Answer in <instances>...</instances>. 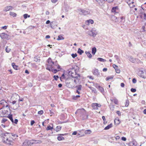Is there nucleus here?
<instances>
[{"instance_id":"1","label":"nucleus","mask_w":146,"mask_h":146,"mask_svg":"<svg viewBox=\"0 0 146 146\" xmlns=\"http://www.w3.org/2000/svg\"><path fill=\"white\" fill-rule=\"evenodd\" d=\"M48 64H47V67L46 69L50 71H52L54 73H56L58 71H59V69L60 68V66L58 64H54V62L52 61V59L50 58H49L47 60Z\"/></svg>"},{"instance_id":"2","label":"nucleus","mask_w":146,"mask_h":146,"mask_svg":"<svg viewBox=\"0 0 146 146\" xmlns=\"http://www.w3.org/2000/svg\"><path fill=\"white\" fill-rule=\"evenodd\" d=\"M68 74L72 77V80L76 84H79V81L80 80V75L76 73V72L74 70H70L68 72Z\"/></svg>"},{"instance_id":"3","label":"nucleus","mask_w":146,"mask_h":146,"mask_svg":"<svg viewBox=\"0 0 146 146\" xmlns=\"http://www.w3.org/2000/svg\"><path fill=\"white\" fill-rule=\"evenodd\" d=\"M11 134H12L11 133L6 132L1 133V135L4 142L7 144H9L10 141H7V140H8V138L10 136V135H11Z\"/></svg>"},{"instance_id":"4","label":"nucleus","mask_w":146,"mask_h":146,"mask_svg":"<svg viewBox=\"0 0 146 146\" xmlns=\"http://www.w3.org/2000/svg\"><path fill=\"white\" fill-rule=\"evenodd\" d=\"M78 12L80 15H86L90 14V10L87 9H79L78 10Z\"/></svg>"},{"instance_id":"5","label":"nucleus","mask_w":146,"mask_h":146,"mask_svg":"<svg viewBox=\"0 0 146 146\" xmlns=\"http://www.w3.org/2000/svg\"><path fill=\"white\" fill-rule=\"evenodd\" d=\"M75 113H78L80 117H84L86 114L85 110L83 108L78 109L75 112Z\"/></svg>"},{"instance_id":"6","label":"nucleus","mask_w":146,"mask_h":146,"mask_svg":"<svg viewBox=\"0 0 146 146\" xmlns=\"http://www.w3.org/2000/svg\"><path fill=\"white\" fill-rule=\"evenodd\" d=\"M88 33L90 36H94L98 34V32L95 28H93L91 31H88Z\"/></svg>"},{"instance_id":"7","label":"nucleus","mask_w":146,"mask_h":146,"mask_svg":"<svg viewBox=\"0 0 146 146\" xmlns=\"http://www.w3.org/2000/svg\"><path fill=\"white\" fill-rule=\"evenodd\" d=\"M33 140H26L23 143L22 146H27L31 145L34 144Z\"/></svg>"},{"instance_id":"8","label":"nucleus","mask_w":146,"mask_h":146,"mask_svg":"<svg viewBox=\"0 0 146 146\" xmlns=\"http://www.w3.org/2000/svg\"><path fill=\"white\" fill-rule=\"evenodd\" d=\"M139 75L144 78H146V71L145 70L144 71L139 70L138 73Z\"/></svg>"},{"instance_id":"9","label":"nucleus","mask_w":146,"mask_h":146,"mask_svg":"<svg viewBox=\"0 0 146 146\" xmlns=\"http://www.w3.org/2000/svg\"><path fill=\"white\" fill-rule=\"evenodd\" d=\"M0 105L2 106V108H3L5 107L7 108L8 107V105L7 104V102L5 100L3 99L0 101Z\"/></svg>"},{"instance_id":"10","label":"nucleus","mask_w":146,"mask_h":146,"mask_svg":"<svg viewBox=\"0 0 146 146\" xmlns=\"http://www.w3.org/2000/svg\"><path fill=\"white\" fill-rule=\"evenodd\" d=\"M93 73L94 75L97 76H98L100 75V73L99 72L98 70L96 68H95L93 70Z\"/></svg>"},{"instance_id":"11","label":"nucleus","mask_w":146,"mask_h":146,"mask_svg":"<svg viewBox=\"0 0 146 146\" xmlns=\"http://www.w3.org/2000/svg\"><path fill=\"white\" fill-rule=\"evenodd\" d=\"M101 105L100 104H98L97 103L94 104L92 107L95 110H98L99 108H100L101 106Z\"/></svg>"},{"instance_id":"12","label":"nucleus","mask_w":146,"mask_h":146,"mask_svg":"<svg viewBox=\"0 0 146 146\" xmlns=\"http://www.w3.org/2000/svg\"><path fill=\"white\" fill-rule=\"evenodd\" d=\"M66 82L67 87L69 88H72L73 86L70 84L71 82H70V79L66 80Z\"/></svg>"},{"instance_id":"13","label":"nucleus","mask_w":146,"mask_h":146,"mask_svg":"<svg viewBox=\"0 0 146 146\" xmlns=\"http://www.w3.org/2000/svg\"><path fill=\"white\" fill-rule=\"evenodd\" d=\"M94 23V21L93 20L90 19L87 20L85 21V23L87 25H89L90 24H93Z\"/></svg>"},{"instance_id":"14","label":"nucleus","mask_w":146,"mask_h":146,"mask_svg":"<svg viewBox=\"0 0 146 146\" xmlns=\"http://www.w3.org/2000/svg\"><path fill=\"white\" fill-rule=\"evenodd\" d=\"M111 101L112 102H113L114 104H118V100L116 98H111L110 99Z\"/></svg>"},{"instance_id":"15","label":"nucleus","mask_w":146,"mask_h":146,"mask_svg":"<svg viewBox=\"0 0 146 146\" xmlns=\"http://www.w3.org/2000/svg\"><path fill=\"white\" fill-rule=\"evenodd\" d=\"M95 86H96V88H98L102 93L104 94V89L102 87H101L100 86H98V88L96 85H95Z\"/></svg>"},{"instance_id":"16","label":"nucleus","mask_w":146,"mask_h":146,"mask_svg":"<svg viewBox=\"0 0 146 146\" xmlns=\"http://www.w3.org/2000/svg\"><path fill=\"white\" fill-rule=\"evenodd\" d=\"M89 88L92 90V93L97 94V91L95 88L90 86L89 87Z\"/></svg>"},{"instance_id":"17","label":"nucleus","mask_w":146,"mask_h":146,"mask_svg":"<svg viewBox=\"0 0 146 146\" xmlns=\"http://www.w3.org/2000/svg\"><path fill=\"white\" fill-rule=\"evenodd\" d=\"M129 60L133 63H135L136 61V59L132 57L131 56H130L128 57Z\"/></svg>"},{"instance_id":"18","label":"nucleus","mask_w":146,"mask_h":146,"mask_svg":"<svg viewBox=\"0 0 146 146\" xmlns=\"http://www.w3.org/2000/svg\"><path fill=\"white\" fill-rule=\"evenodd\" d=\"M20 97L19 96L16 94L13 95V96L12 97V98L13 100H14V99H18Z\"/></svg>"},{"instance_id":"19","label":"nucleus","mask_w":146,"mask_h":146,"mask_svg":"<svg viewBox=\"0 0 146 146\" xmlns=\"http://www.w3.org/2000/svg\"><path fill=\"white\" fill-rule=\"evenodd\" d=\"M127 3L128 4L130 8L133 7V6H134V5H133L134 2L132 1H127Z\"/></svg>"},{"instance_id":"20","label":"nucleus","mask_w":146,"mask_h":146,"mask_svg":"<svg viewBox=\"0 0 146 146\" xmlns=\"http://www.w3.org/2000/svg\"><path fill=\"white\" fill-rule=\"evenodd\" d=\"M13 7L11 6H8L6 7H5L4 9V11H9L11 9H12Z\"/></svg>"},{"instance_id":"21","label":"nucleus","mask_w":146,"mask_h":146,"mask_svg":"<svg viewBox=\"0 0 146 146\" xmlns=\"http://www.w3.org/2000/svg\"><path fill=\"white\" fill-rule=\"evenodd\" d=\"M10 15L13 17H16L17 16V14L16 13L13 12H10L9 13Z\"/></svg>"},{"instance_id":"22","label":"nucleus","mask_w":146,"mask_h":146,"mask_svg":"<svg viewBox=\"0 0 146 146\" xmlns=\"http://www.w3.org/2000/svg\"><path fill=\"white\" fill-rule=\"evenodd\" d=\"M112 126V123H111L110 125H108L106 127L104 128L105 130H108L110 129V128Z\"/></svg>"},{"instance_id":"23","label":"nucleus","mask_w":146,"mask_h":146,"mask_svg":"<svg viewBox=\"0 0 146 146\" xmlns=\"http://www.w3.org/2000/svg\"><path fill=\"white\" fill-rule=\"evenodd\" d=\"M92 53L94 55L96 51V47H94L92 48Z\"/></svg>"},{"instance_id":"24","label":"nucleus","mask_w":146,"mask_h":146,"mask_svg":"<svg viewBox=\"0 0 146 146\" xmlns=\"http://www.w3.org/2000/svg\"><path fill=\"white\" fill-rule=\"evenodd\" d=\"M57 139L58 141H61L64 140V138L62 136L59 135L57 137Z\"/></svg>"},{"instance_id":"25","label":"nucleus","mask_w":146,"mask_h":146,"mask_svg":"<svg viewBox=\"0 0 146 146\" xmlns=\"http://www.w3.org/2000/svg\"><path fill=\"white\" fill-rule=\"evenodd\" d=\"M12 65L13 68L15 70H17V69L18 66L15 65L14 63H13L12 64Z\"/></svg>"},{"instance_id":"26","label":"nucleus","mask_w":146,"mask_h":146,"mask_svg":"<svg viewBox=\"0 0 146 146\" xmlns=\"http://www.w3.org/2000/svg\"><path fill=\"white\" fill-rule=\"evenodd\" d=\"M118 10V8L117 7H113L112 9V12H116L117 10Z\"/></svg>"},{"instance_id":"27","label":"nucleus","mask_w":146,"mask_h":146,"mask_svg":"<svg viewBox=\"0 0 146 146\" xmlns=\"http://www.w3.org/2000/svg\"><path fill=\"white\" fill-rule=\"evenodd\" d=\"M85 53L87 55V56L90 58L92 57V56L91 54L89 52L86 51Z\"/></svg>"},{"instance_id":"28","label":"nucleus","mask_w":146,"mask_h":146,"mask_svg":"<svg viewBox=\"0 0 146 146\" xmlns=\"http://www.w3.org/2000/svg\"><path fill=\"white\" fill-rule=\"evenodd\" d=\"M77 52L80 55H81L82 53H84V51L83 50H81L80 48H79L78 49Z\"/></svg>"},{"instance_id":"29","label":"nucleus","mask_w":146,"mask_h":146,"mask_svg":"<svg viewBox=\"0 0 146 146\" xmlns=\"http://www.w3.org/2000/svg\"><path fill=\"white\" fill-rule=\"evenodd\" d=\"M33 140L34 141H33V142L34 143H40L42 142V141L40 140H36L34 139H33Z\"/></svg>"},{"instance_id":"30","label":"nucleus","mask_w":146,"mask_h":146,"mask_svg":"<svg viewBox=\"0 0 146 146\" xmlns=\"http://www.w3.org/2000/svg\"><path fill=\"white\" fill-rule=\"evenodd\" d=\"M61 127L60 126H58L56 127V132L59 131L61 129Z\"/></svg>"},{"instance_id":"31","label":"nucleus","mask_w":146,"mask_h":146,"mask_svg":"<svg viewBox=\"0 0 146 146\" xmlns=\"http://www.w3.org/2000/svg\"><path fill=\"white\" fill-rule=\"evenodd\" d=\"M84 133L86 134H90L91 133V131L90 130L88 129L85 131Z\"/></svg>"},{"instance_id":"32","label":"nucleus","mask_w":146,"mask_h":146,"mask_svg":"<svg viewBox=\"0 0 146 146\" xmlns=\"http://www.w3.org/2000/svg\"><path fill=\"white\" fill-rule=\"evenodd\" d=\"M97 60L101 62H104L106 61V60L102 58H97Z\"/></svg>"},{"instance_id":"33","label":"nucleus","mask_w":146,"mask_h":146,"mask_svg":"<svg viewBox=\"0 0 146 146\" xmlns=\"http://www.w3.org/2000/svg\"><path fill=\"white\" fill-rule=\"evenodd\" d=\"M114 123L115 124H118L120 123L119 120L118 119H115L114 120Z\"/></svg>"},{"instance_id":"34","label":"nucleus","mask_w":146,"mask_h":146,"mask_svg":"<svg viewBox=\"0 0 146 146\" xmlns=\"http://www.w3.org/2000/svg\"><path fill=\"white\" fill-rule=\"evenodd\" d=\"M76 87L77 88V90L80 91L81 90L82 86L80 85L79 86H76Z\"/></svg>"},{"instance_id":"35","label":"nucleus","mask_w":146,"mask_h":146,"mask_svg":"<svg viewBox=\"0 0 146 146\" xmlns=\"http://www.w3.org/2000/svg\"><path fill=\"white\" fill-rule=\"evenodd\" d=\"M99 4H100L104 2L105 0H96Z\"/></svg>"},{"instance_id":"36","label":"nucleus","mask_w":146,"mask_h":146,"mask_svg":"<svg viewBox=\"0 0 146 146\" xmlns=\"http://www.w3.org/2000/svg\"><path fill=\"white\" fill-rule=\"evenodd\" d=\"M115 70L116 72H117V73H120V70L118 68V67L116 68H115Z\"/></svg>"},{"instance_id":"37","label":"nucleus","mask_w":146,"mask_h":146,"mask_svg":"<svg viewBox=\"0 0 146 146\" xmlns=\"http://www.w3.org/2000/svg\"><path fill=\"white\" fill-rule=\"evenodd\" d=\"M53 127H51L50 126H48L46 128V130L47 131L51 130L52 129H53Z\"/></svg>"},{"instance_id":"38","label":"nucleus","mask_w":146,"mask_h":146,"mask_svg":"<svg viewBox=\"0 0 146 146\" xmlns=\"http://www.w3.org/2000/svg\"><path fill=\"white\" fill-rule=\"evenodd\" d=\"M129 101L128 100H126L125 105V106L127 107L128 106L129 104Z\"/></svg>"},{"instance_id":"39","label":"nucleus","mask_w":146,"mask_h":146,"mask_svg":"<svg viewBox=\"0 0 146 146\" xmlns=\"http://www.w3.org/2000/svg\"><path fill=\"white\" fill-rule=\"evenodd\" d=\"M23 17L25 19H27V17H30V15H28L27 14H25L23 15Z\"/></svg>"},{"instance_id":"40","label":"nucleus","mask_w":146,"mask_h":146,"mask_svg":"<svg viewBox=\"0 0 146 146\" xmlns=\"http://www.w3.org/2000/svg\"><path fill=\"white\" fill-rule=\"evenodd\" d=\"M8 35L7 34L4 33H2L0 35V36H7Z\"/></svg>"},{"instance_id":"41","label":"nucleus","mask_w":146,"mask_h":146,"mask_svg":"<svg viewBox=\"0 0 146 146\" xmlns=\"http://www.w3.org/2000/svg\"><path fill=\"white\" fill-rule=\"evenodd\" d=\"M7 119L3 118L1 121L2 123H4L5 122L7 121Z\"/></svg>"},{"instance_id":"42","label":"nucleus","mask_w":146,"mask_h":146,"mask_svg":"<svg viewBox=\"0 0 146 146\" xmlns=\"http://www.w3.org/2000/svg\"><path fill=\"white\" fill-rule=\"evenodd\" d=\"M80 97L79 95H77L76 96H74L73 97V99L75 100H76L78 98H79Z\"/></svg>"},{"instance_id":"43","label":"nucleus","mask_w":146,"mask_h":146,"mask_svg":"<svg viewBox=\"0 0 146 146\" xmlns=\"http://www.w3.org/2000/svg\"><path fill=\"white\" fill-rule=\"evenodd\" d=\"M113 78V77L111 76H110L109 77H107L106 78V80L107 81L108 80L110 79H112Z\"/></svg>"},{"instance_id":"44","label":"nucleus","mask_w":146,"mask_h":146,"mask_svg":"<svg viewBox=\"0 0 146 146\" xmlns=\"http://www.w3.org/2000/svg\"><path fill=\"white\" fill-rule=\"evenodd\" d=\"M10 137H9V138H8V140H7V141H10L9 142V143H9V144H8L10 145H11V143H12V141H11V140L10 139Z\"/></svg>"},{"instance_id":"45","label":"nucleus","mask_w":146,"mask_h":146,"mask_svg":"<svg viewBox=\"0 0 146 146\" xmlns=\"http://www.w3.org/2000/svg\"><path fill=\"white\" fill-rule=\"evenodd\" d=\"M71 56L73 58H74L75 57L77 56V54L76 53H75V54H71Z\"/></svg>"},{"instance_id":"46","label":"nucleus","mask_w":146,"mask_h":146,"mask_svg":"<svg viewBox=\"0 0 146 146\" xmlns=\"http://www.w3.org/2000/svg\"><path fill=\"white\" fill-rule=\"evenodd\" d=\"M44 113L43 111L42 110H41L40 111H39L38 112V114L40 115H42Z\"/></svg>"},{"instance_id":"47","label":"nucleus","mask_w":146,"mask_h":146,"mask_svg":"<svg viewBox=\"0 0 146 146\" xmlns=\"http://www.w3.org/2000/svg\"><path fill=\"white\" fill-rule=\"evenodd\" d=\"M53 78L55 80H58V79L59 78V77H58V76L57 75V76L54 75V76Z\"/></svg>"},{"instance_id":"48","label":"nucleus","mask_w":146,"mask_h":146,"mask_svg":"<svg viewBox=\"0 0 146 146\" xmlns=\"http://www.w3.org/2000/svg\"><path fill=\"white\" fill-rule=\"evenodd\" d=\"M11 49L7 47L6 48V52H9L10 51Z\"/></svg>"},{"instance_id":"49","label":"nucleus","mask_w":146,"mask_h":146,"mask_svg":"<svg viewBox=\"0 0 146 146\" xmlns=\"http://www.w3.org/2000/svg\"><path fill=\"white\" fill-rule=\"evenodd\" d=\"M131 91L132 92H134L136 91V89L135 88H131Z\"/></svg>"},{"instance_id":"50","label":"nucleus","mask_w":146,"mask_h":146,"mask_svg":"<svg viewBox=\"0 0 146 146\" xmlns=\"http://www.w3.org/2000/svg\"><path fill=\"white\" fill-rule=\"evenodd\" d=\"M64 39V37H58L57 38V40H63Z\"/></svg>"},{"instance_id":"51","label":"nucleus","mask_w":146,"mask_h":146,"mask_svg":"<svg viewBox=\"0 0 146 146\" xmlns=\"http://www.w3.org/2000/svg\"><path fill=\"white\" fill-rule=\"evenodd\" d=\"M133 83L134 84L135 83L137 82L135 78H134L132 80Z\"/></svg>"},{"instance_id":"52","label":"nucleus","mask_w":146,"mask_h":146,"mask_svg":"<svg viewBox=\"0 0 146 146\" xmlns=\"http://www.w3.org/2000/svg\"><path fill=\"white\" fill-rule=\"evenodd\" d=\"M64 74H63L62 75V76L60 77V79L61 80L62 79H63L64 78Z\"/></svg>"},{"instance_id":"53","label":"nucleus","mask_w":146,"mask_h":146,"mask_svg":"<svg viewBox=\"0 0 146 146\" xmlns=\"http://www.w3.org/2000/svg\"><path fill=\"white\" fill-rule=\"evenodd\" d=\"M116 113L118 115L120 116L121 115V112L120 111H116Z\"/></svg>"},{"instance_id":"54","label":"nucleus","mask_w":146,"mask_h":146,"mask_svg":"<svg viewBox=\"0 0 146 146\" xmlns=\"http://www.w3.org/2000/svg\"><path fill=\"white\" fill-rule=\"evenodd\" d=\"M18 108L17 106L15 105V106H13L12 107V109L14 110H16Z\"/></svg>"},{"instance_id":"55","label":"nucleus","mask_w":146,"mask_h":146,"mask_svg":"<svg viewBox=\"0 0 146 146\" xmlns=\"http://www.w3.org/2000/svg\"><path fill=\"white\" fill-rule=\"evenodd\" d=\"M8 117L10 119V120L12 118H13L12 115H9L8 116Z\"/></svg>"},{"instance_id":"56","label":"nucleus","mask_w":146,"mask_h":146,"mask_svg":"<svg viewBox=\"0 0 146 146\" xmlns=\"http://www.w3.org/2000/svg\"><path fill=\"white\" fill-rule=\"evenodd\" d=\"M8 117L10 119V120L12 118H13L12 115H9L8 116Z\"/></svg>"},{"instance_id":"57","label":"nucleus","mask_w":146,"mask_h":146,"mask_svg":"<svg viewBox=\"0 0 146 146\" xmlns=\"http://www.w3.org/2000/svg\"><path fill=\"white\" fill-rule=\"evenodd\" d=\"M116 60L118 62L119 64H121V61L120 59L119 58H118V59H117Z\"/></svg>"},{"instance_id":"58","label":"nucleus","mask_w":146,"mask_h":146,"mask_svg":"<svg viewBox=\"0 0 146 146\" xmlns=\"http://www.w3.org/2000/svg\"><path fill=\"white\" fill-rule=\"evenodd\" d=\"M7 26H4L2 27L1 28L4 29H7Z\"/></svg>"},{"instance_id":"59","label":"nucleus","mask_w":146,"mask_h":146,"mask_svg":"<svg viewBox=\"0 0 146 146\" xmlns=\"http://www.w3.org/2000/svg\"><path fill=\"white\" fill-rule=\"evenodd\" d=\"M18 122V119H15L14 121V123L16 124Z\"/></svg>"},{"instance_id":"60","label":"nucleus","mask_w":146,"mask_h":146,"mask_svg":"<svg viewBox=\"0 0 146 146\" xmlns=\"http://www.w3.org/2000/svg\"><path fill=\"white\" fill-rule=\"evenodd\" d=\"M121 139L123 141H126V138L125 137H122L121 138Z\"/></svg>"},{"instance_id":"61","label":"nucleus","mask_w":146,"mask_h":146,"mask_svg":"<svg viewBox=\"0 0 146 146\" xmlns=\"http://www.w3.org/2000/svg\"><path fill=\"white\" fill-rule=\"evenodd\" d=\"M144 15V19H146V14L145 13H142V15Z\"/></svg>"},{"instance_id":"62","label":"nucleus","mask_w":146,"mask_h":146,"mask_svg":"<svg viewBox=\"0 0 146 146\" xmlns=\"http://www.w3.org/2000/svg\"><path fill=\"white\" fill-rule=\"evenodd\" d=\"M35 123V121L34 120H32L31 121V125H32Z\"/></svg>"},{"instance_id":"63","label":"nucleus","mask_w":146,"mask_h":146,"mask_svg":"<svg viewBox=\"0 0 146 146\" xmlns=\"http://www.w3.org/2000/svg\"><path fill=\"white\" fill-rule=\"evenodd\" d=\"M109 3H111L113 2V0H105Z\"/></svg>"},{"instance_id":"64","label":"nucleus","mask_w":146,"mask_h":146,"mask_svg":"<svg viewBox=\"0 0 146 146\" xmlns=\"http://www.w3.org/2000/svg\"><path fill=\"white\" fill-rule=\"evenodd\" d=\"M77 132L76 131H74L72 134L73 135H75L77 134Z\"/></svg>"}]
</instances>
